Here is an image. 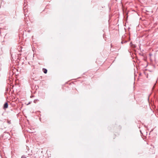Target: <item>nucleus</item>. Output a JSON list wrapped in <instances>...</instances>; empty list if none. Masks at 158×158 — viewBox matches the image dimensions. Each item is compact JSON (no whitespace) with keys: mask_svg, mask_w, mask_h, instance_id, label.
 <instances>
[{"mask_svg":"<svg viewBox=\"0 0 158 158\" xmlns=\"http://www.w3.org/2000/svg\"><path fill=\"white\" fill-rule=\"evenodd\" d=\"M8 103L7 102H5L3 106V108L4 109H6L8 107Z\"/></svg>","mask_w":158,"mask_h":158,"instance_id":"1","label":"nucleus"},{"mask_svg":"<svg viewBox=\"0 0 158 158\" xmlns=\"http://www.w3.org/2000/svg\"><path fill=\"white\" fill-rule=\"evenodd\" d=\"M42 70L43 71L44 73L46 74L47 73L48 70L46 69L45 68H43Z\"/></svg>","mask_w":158,"mask_h":158,"instance_id":"2","label":"nucleus"},{"mask_svg":"<svg viewBox=\"0 0 158 158\" xmlns=\"http://www.w3.org/2000/svg\"><path fill=\"white\" fill-rule=\"evenodd\" d=\"M127 42V41H125V40H123V41H121V43L122 44H123L124 43H126Z\"/></svg>","mask_w":158,"mask_h":158,"instance_id":"3","label":"nucleus"},{"mask_svg":"<svg viewBox=\"0 0 158 158\" xmlns=\"http://www.w3.org/2000/svg\"><path fill=\"white\" fill-rule=\"evenodd\" d=\"M7 123L9 124H10L11 123V122L10 121H9V120H7Z\"/></svg>","mask_w":158,"mask_h":158,"instance_id":"4","label":"nucleus"},{"mask_svg":"<svg viewBox=\"0 0 158 158\" xmlns=\"http://www.w3.org/2000/svg\"><path fill=\"white\" fill-rule=\"evenodd\" d=\"M21 158H27V157L23 155L21 156Z\"/></svg>","mask_w":158,"mask_h":158,"instance_id":"5","label":"nucleus"},{"mask_svg":"<svg viewBox=\"0 0 158 158\" xmlns=\"http://www.w3.org/2000/svg\"><path fill=\"white\" fill-rule=\"evenodd\" d=\"M38 101H39V100H38V99H35V100H34V102H34V103H36V101H38Z\"/></svg>","mask_w":158,"mask_h":158,"instance_id":"6","label":"nucleus"},{"mask_svg":"<svg viewBox=\"0 0 158 158\" xmlns=\"http://www.w3.org/2000/svg\"><path fill=\"white\" fill-rule=\"evenodd\" d=\"M130 45L131 46V47H132L133 46V44H132V43L131 42L130 43Z\"/></svg>","mask_w":158,"mask_h":158,"instance_id":"7","label":"nucleus"},{"mask_svg":"<svg viewBox=\"0 0 158 158\" xmlns=\"http://www.w3.org/2000/svg\"><path fill=\"white\" fill-rule=\"evenodd\" d=\"M134 47V48L135 47V45H134V47Z\"/></svg>","mask_w":158,"mask_h":158,"instance_id":"8","label":"nucleus"},{"mask_svg":"<svg viewBox=\"0 0 158 158\" xmlns=\"http://www.w3.org/2000/svg\"><path fill=\"white\" fill-rule=\"evenodd\" d=\"M25 7H24V8H23V9L24 10L25 9Z\"/></svg>","mask_w":158,"mask_h":158,"instance_id":"9","label":"nucleus"},{"mask_svg":"<svg viewBox=\"0 0 158 158\" xmlns=\"http://www.w3.org/2000/svg\"><path fill=\"white\" fill-rule=\"evenodd\" d=\"M140 131V132H141V133H141V131Z\"/></svg>","mask_w":158,"mask_h":158,"instance_id":"10","label":"nucleus"},{"mask_svg":"<svg viewBox=\"0 0 158 158\" xmlns=\"http://www.w3.org/2000/svg\"><path fill=\"white\" fill-rule=\"evenodd\" d=\"M7 133H8L9 134V133L8 132H7Z\"/></svg>","mask_w":158,"mask_h":158,"instance_id":"11","label":"nucleus"}]
</instances>
